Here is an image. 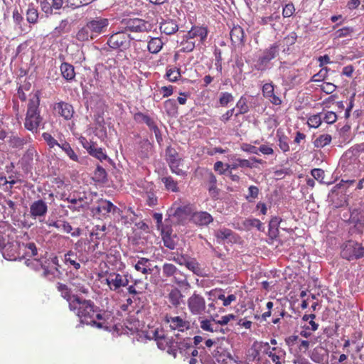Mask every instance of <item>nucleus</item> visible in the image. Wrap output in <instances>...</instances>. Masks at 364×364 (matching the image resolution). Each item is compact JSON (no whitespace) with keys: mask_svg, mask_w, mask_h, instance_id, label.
Returning a JSON list of instances; mask_svg holds the SVG:
<instances>
[{"mask_svg":"<svg viewBox=\"0 0 364 364\" xmlns=\"http://www.w3.org/2000/svg\"><path fill=\"white\" fill-rule=\"evenodd\" d=\"M70 311L80 318L82 324L91 325L97 328H108L105 311L95 305L91 300L75 299L70 304Z\"/></svg>","mask_w":364,"mask_h":364,"instance_id":"f257e3e1","label":"nucleus"},{"mask_svg":"<svg viewBox=\"0 0 364 364\" xmlns=\"http://www.w3.org/2000/svg\"><path fill=\"white\" fill-rule=\"evenodd\" d=\"M109 20L101 16L92 18L81 28L76 34V39L80 42L89 41L106 32Z\"/></svg>","mask_w":364,"mask_h":364,"instance_id":"f03ea898","label":"nucleus"},{"mask_svg":"<svg viewBox=\"0 0 364 364\" xmlns=\"http://www.w3.org/2000/svg\"><path fill=\"white\" fill-rule=\"evenodd\" d=\"M280 48L277 43L271 44L269 47L261 50L254 60V69L259 72H265L272 68V60L279 54Z\"/></svg>","mask_w":364,"mask_h":364,"instance_id":"7ed1b4c3","label":"nucleus"},{"mask_svg":"<svg viewBox=\"0 0 364 364\" xmlns=\"http://www.w3.org/2000/svg\"><path fill=\"white\" fill-rule=\"evenodd\" d=\"M39 105L40 97L38 93H36L29 100L24 122L25 128L33 133L38 132V127L42 121V117L40 115Z\"/></svg>","mask_w":364,"mask_h":364,"instance_id":"20e7f679","label":"nucleus"},{"mask_svg":"<svg viewBox=\"0 0 364 364\" xmlns=\"http://www.w3.org/2000/svg\"><path fill=\"white\" fill-rule=\"evenodd\" d=\"M132 40L134 38L126 31H120L110 35L107 44L113 50L124 51L130 48Z\"/></svg>","mask_w":364,"mask_h":364,"instance_id":"39448f33","label":"nucleus"},{"mask_svg":"<svg viewBox=\"0 0 364 364\" xmlns=\"http://www.w3.org/2000/svg\"><path fill=\"white\" fill-rule=\"evenodd\" d=\"M341 255L348 261L361 259L364 257V247L358 242L350 240L343 247Z\"/></svg>","mask_w":364,"mask_h":364,"instance_id":"423d86ee","label":"nucleus"},{"mask_svg":"<svg viewBox=\"0 0 364 364\" xmlns=\"http://www.w3.org/2000/svg\"><path fill=\"white\" fill-rule=\"evenodd\" d=\"M187 306L193 315H201L205 312L206 304L204 297L194 291L188 299Z\"/></svg>","mask_w":364,"mask_h":364,"instance_id":"0eeeda50","label":"nucleus"},{"mask_svg":"<svg viewBox=\"0 0 364 364\" xmlns=\"http://www.w3.org/2000/svg\"><path fill=\"white\" fill-rule=\"evenodd\" d=\"M123 23L125 25V30L130 32H148L153 28L151 23L139 18L126 19Z\"/></svg>","mask_w":364,"mask_h":364,"instance_id":"6e6552de","label":"nucleus"},{"mask_svg":"<svg viewBox=\"0 0 364 364\" xmlns=\"http://www.w3.org/2000/svg\"><path fill=\"white\" fill-rule=\"evenodd\" d=\"M128 277V274L111 272L106 278V283L111 291H119L122 287L128 286L129 282Z\"/></svg>","mask_w":364,"mask_h":364,"instance_id":"1a4fd4ad","label":"nucleus"},{"mask_svg":"<svg viewBox=\"0 0 364 364\" xmlns=\"http://www.w3.org/2000/svg\"><path fill=\"white\" fill-rule=\"evenodd\" d=\"M91 211L95 215L106 216L108 213H119V208L109 200L100 199L97 201V205L92 208Z\"/></svg>","mask_w":364,"mask_h":364,"instance_id":"9d476101","label":"nucleus"},{"mask_svg":"<svg viewBox=\"0 0 364 364\" xmlns=\"http://www.w3.org/2000/svg\"><path fill=\"white\" fill-rule=\"evenodd\" d=\"M164 321L169 324V327L172 330L183 332L190 328V322L178 316H172L167 314L164 316Z\"/></svg>","mask_w":364,"mask_h":364,"instance_id":"9b49d317","label":"nucleus"},{"mask_svg":"<svg viewBox=\"0 0 364 364\" xmlns=\"http://www.w3.org/2000/svg\"><path fill=\"white\" fill-rule=\"evenodd\" d=\"M48 211V205L43 200L34 201L30 205V214L33 218L44 217Z\"/></svg>","mask_w":364,"mask_h":364,"instance_id":"f8f14e48","label":"nucleus"},{"mask_svg":"<svg viewBox=\"0 0 364 364\" xmlns=\"http://www.w3.org/2000/svg\"><path fill=\"white\" fill-rule=\"evenodd\" d=\"M263 96L274 105H280L282 100L275 95L274 85L272 82L265 83L262 88Z\"/></svg>","mask_w":364,"mask_h":364,"instance_id":"ddd939ff","label":"nucleus"},{"mask_svg":"<svg viewBox=\"0 0 364 364\" xmlns=\"http://www.w3.org/2000/svg\"><path fill=\"white\" fill-rule=\"evenodd\" d=\"M281 18L280 12L279 11V8L277 9H270L269 14H266V16L259 17L258 20V23L260 25H270L273 28L275 29L274 26L275 23L278 22Z\"/></svg>","mask_w":364,"mask_h":364,"instance_id":"4468645a","label":"nucleus"},{"mask_svg":"<svg viewBox=\"0 0 364 364\" xmlns=\"http://www.w3.org/2000/svg\"><path fill=\"white\" fill-rule=\"evenodd\" d=\"M350 223L353 224V232L363 234L364 230V220L357 210H353L349 218Z\"/></svg>","mask_w":364,"mask_h":364,"instance_id":"2eb2a0df","label":"nucleus"},{"mask_svg":"<svg viewBox=\"0 0 364 364\" xmlns=\"http://www.w3.org/2000/svg\"><path fill=\"white\" fill-rule=\"evenodd\" d=\"M192 208L190 205H173L168 210V215L177 217L178 218H183L192 213Z\"/></svg>","mask_w":364,"mask_h":364,"instance_id":"dca6fc26","label":"nucleus"},{"mask_svg":"<svg viewBox=\"0 0 364 364\" xmlns=\"http://www.w3.org/2000/svg\"><path fill=\"white\" fill-rule=\"evenodd\" d=\"M173 341L174 339L172 337H166L164 334H163L159 339H156V344L159 349L166 350L169 355L176 358V352H174V349L173 348Z\"/></svg>","mask_w":364,"mask_h":364,"instance_id":"f3484780","label":"nucleus"},{"mask_svg":"<svg viewBox=\"0 0 364 364\" xmlns=\"http://www.w3.org/2000/svg\"><path fill=\"white\" fill-rule=\"evenodd\" d=\"M55 110L65 119H70L73 117L74 109L73 106L65 102H60L55 105Z\"/></svg>","mask_w":364,"mask_h":364,"instance_id":"a211bd4d","label":"nucleus"},{"mask_svg":"<svg viewBox=\"0 0 364 364\" xmlns=\"http://www.w3.org/2000/svg\"><path fill=\"white\" fill-rule=\"evenodd\" d=\"M56 289L60 293V296L68 302L70 309V304L74 301L75 299L80 298L77 295L72 294L71 289L65 284L58 282L56 284Z\"/></svg>","mask_w":364,"mask_h":364,"instance_id":"6ab92c4d","label":"nucleus"},{"mask_svg":"<svg viewBox=\"0 0 364 364\" xmlns=\"http://www.w3.org/2000/svg\"><path fill=\"white\" fill-rule=\"evenodd\" d=\"M208 33L207 27L193 26L186 35V38H194L199 37L200 42L203 43L207 38Z\"/></svg>","mask_w":364,"mask_h":364,"instance_id":"aec40b11","label":"nucleus"},{"mask_svg":"<svg viewBox=\"0 0 364 364\" xmlns=\"http://www.w3.org/2000/svg\"><path fill=\"white\" fill-rule=\"evenodd\" d=\"M178 26L175 20L166 19L160 23V31L166 35H172L177 32Z\"/></svg>","mask_w":364,"mask_h":364,"instance_id":"412c9836","label":"nucleus"},{"mask_svg":"<svg viewBox=\"0 0 364 364\" xmlns=\"http://www.w3.org/2000/svg\"><path fill=\"white\" fill-rule=\"evenodd\" d=\"M232 43L235 46L244 44L245 33L240 26H234L230 33Z\"/></svg>","mask_w":364,"mask_h":364,"instance_id":"4be33fe9","label":"nucleus"},{"mask_svg":"<svg viewBox=\"0 0 364 364\" xmlns=\"http://www.w3.org/2000/svg\"><path fill=\"white\" fill-rule=\"evenodd\" d=\"M193 222L200 226L208 225L213 222L212 215L208 212H197L193 215Z\"/></svg>","mask_w":364,"mask_h":364,"instance_id":"5701e85b","label":"nucleus"},{"mask_svg":"<svg viewBox=\"0 0 364 364\" xmlns=\"http://www.w3.org/2000/svg\"><path fill=\"white\" fill-rule=\"evenodd\" d=\"M63 262L66 265L73 266L75 270H78L81 267L80 262H83V259H79L77 261V253L69 250L64 255Z\"/></svg>","mask_w":364,"mask_h":364,"instance_id":"b1692460","label":"nucleus"},{"mask_svg":"<svg viewBox=\"0 0 364 364\" xmlns=\"http://www.w3.org/2000/svg\"><path fill=\"white\" fill-rule=\"evenodd\" d=\"M191 348V344L190 343V338H187L181 341H173V348L174 349V352H176V356L177 355V352L182 355H189L188 350Z\"/></svg>","mask_w":364,"mask_h":364,"instance_id":"393cba45","label":"nucleus"},{"mask_svg":"<svg viewBox=\"0 0 364 364\" xmlns=\"http://www.w3.org/2000/svg\"><path fill=\"white\" fill-rule=\"evenodd\" d=\"M232 162L230 164H225V166H227V169L229 170H235L238 167L242 168H252L253 164L250 161L247 159H242L240 158H236L235 156H233L232 158Z\"/></svg>","mask_w":364,"mask_h":364,"instance_id":"a878e982","label":"nucleus"},{"mask_svg":"<svg viewBox=\"0 0 364 364\" xmlns=\"http://www.w3.org/2000/svg\"><path fill=\"white\" fill-rule=\"evenodd\" d=\"M61 75L67 81L74 80L75 77L74 66L68 63H63L60 67Z\"/></svg>","mask_w":364,"mask_h":364,"instance_id":"bb28decb","label":"nucleus"},{"mask_svg":"<svg viewBox=\"0 0 364 364\" xmlns=\"http://www.w3.org/2000/svg\"><path fill=\"white\" fill-rule=\"evenodd\" d=\"M60 146L65 154L69 157V159L73 161L78 162L79 157L77 154L75 152L73 149L71 147L70 144L64 139H61L60 141Z\"/></svg>","mask_w":364,"mask_h":364,"instance_id":"cd10ccee","label":"nucleus"},{"mask_svg":"<svg viewBox=\"0 0 364 364\" xmlns=\"http://www.w3.org/2000/svg\"><path fill=\"white\" fill-rule=\"evenodd\" d=\"M183 297V295L177 288L171 289L168 294V301L174 307H178L181 305Z\"/></svg>","mask_w":364,"mask_h":364,"instance_id":"c85d7f7f","label":"nucleus"},{"mask_svg":"<svg viewBox=\"0 0 364 364\" xmlns=\"http://www.w3.org/2000/svg\"><path fill=\"white\" fill-rule=\"evenodd\" d=\"M151 265L150 260L145 257H141L139 259L136 264L134 265L136 270L141 272L144 274H151V269L149 267Z\"/></svg>","mask_w":364,"mask_h":364,"instance_id":"c756f323","label":"nucleus"},{"mask_svg":"<svg viewBox=\"0 0 364 364\" xmlns=\"http://www.w3.org/2000/svg\"><path fill=\"white\" fill-rule=\"evenodd\" d=\"M200 328L205 331L209 332H221L225 333V331L223 328L219 326L218 323L213 322L211 323L210 320L205 319L200 321Z\"/></svg>","mask_w":364,"mask_h":364,"instance_id":"7c9ffc66","label":"nucleus"},{"mask_svg":"<svg viewBox=\"0 0 364 364\" xmlns=\"http://www.w3.org/2000/svg\"><path fill=\"white\" fill-rule=\"evenodd\" d=\"M70 31V25L69 21L68 19H63L60 22L59 25L54 28L52 34L55 37H59L62 34L69 33Z\"/></svg>","mask_w":364,"mask_h":364,"instance_id":"2f4dec72","label":"nucleus"},{"mask_svg":"<svg viewBox=\"0 0 364 364\" xmlns=\"http://www.w3.org/2000/svg\"><path fill=\"white\" fill-rule=\"evenodd\" d=\"M26 20L29 23L36 24L38 19V11L34 7L33 4H29L26 13Z\"/></svg>","mask_w":364,"mask_h":364,"instance_id":"473e14b6","label":"nucleus"},{"mask_svg":"<svg viewBox=\"0 0 364 364\" xmlns=\"http://www.w3.org/2000/svg\"><path fill=\"white\" fill-rule=\"evenodd\" d=\"M30 138H21L16 136H13L10 138L9 143L12 148L22 149L24 145L27 144Z\"/></svg>","mask_w":364,"mask_h":364,"instance_id":"72a5a7b5","label":"nucleus"},{"mask_svg":"<svg viewBox=\"0 0 364 364\" xmlns=\"http://www.w3.org/2000/svg\"><path fill=\"white\" fill-rule=\"evenodd\" d=\"M173 282L181 287H190V284L187 280V277L181 271L178 269L173 277Z\"/></svg>","mask_w":364,"mask_h":364,"instance_id":"f704fd0d","label":"nucleus"},{"mask_svg":"<svg viewBox=\"0 0 364 364\" xmlns=\"http://www.w3.org/2000/svg\"><path fill=\"white\" fill-rule=\"evenodd\" d=\"M325 350L321 347L315 348L310 355L311 359L316 363H322L324 361Z\"/></svg>","mask_w":364,"mask_h":364,"instance_id":"c9c22d12","label":"nucleus"},{"mask_svg":"<svg viewBox=\"0 0 364 364\" xmlns=\"http://www.w3.org/2000/svg\"><path fill=\"white\" fill-rule=\"evenodd\" d=\"M163 46V43L159 38H153L148 43V50L151 53H159Z\"/></svg>","mask_w":364,"mask_h":364,"instance_id":"e433bc0d","label":"nucleus"},{"mask_svg":"<svg viewBox=\"0 0 364 364\" xmlns=\"http://www.w3.org/2000/svg\"><path fill=\"white\" fill-rule=\"evenodd\" d=\"M161 181L167 191L172 192L179 191L177 181H176L171 176L163 177Z\"/></svg>","mask_w":364,"mask_h":364,"instance_id":"4c0bfd02","label":"nucleus"},{"mask_svg":"<svg viewBox=\"0 0 364 364\" xmlns=\"http://www.w3.org/2000/svg\"><path fill=\"white\" fill-rule=\"evenodd\" d=\"M166 157L168 164L182 161L176 150L171 146H168L166 149Z\"/></svg>","mask_w":364,"mask_h":364,"instance_id":"58836bf2","label":"nucleus"},{"mask_svg":"<svg viewBox=\"0 0 364 364\" xmlns=\"http://www.w3.org/2000/svg\"><path fill=\"white\" fill-rule=\"evenodd\" d=\"M233 232L228 228H222L215 231L214 235L217 238L218 242L220 243L226 239H228Z\"/></svg>","mask_w":364,"mask_h":364,"instance_id":"ea45409f","label":"nucleus"},{"mask_svg":"<svg viewBox=\"0 0 364 364\" xmlns=\"http://www.w3.org/2000/svg\"><path fill=\"white\" fill-rule=\"evenodd\" d=\"M236 107L238 109V111L235 114L236 117L248 112L249 107L247 103V99L242 96L237 102Z\"/></svg>","mask_w":364,"mask_h":364,"instance_id":"a19ab883","label":"nucleus"},{"mask_svg":"<svg viewBox=\"0 0 364 364\" xmlns=\"http://www.w3.org/2000/svg\"><path fill=\"white\" fill-rule=\"evenodd\" d=\"M332 137L330 134H321L315 141L314 144L317 148H323L329 144L331 141Z\"/></svg>","mask_w":364,"mask_h":364,"instance_id":"79ce46f5","label":"nucleus"},{"mask_svg":"<svg viewBox=\"0 0 364 364\" xmlns=\"http://www.w3.org/2000/svg\"><path fill=\"white\" fill-rule=\"evenodd\" d=\"M94 178L96 181L102 183H104L107 180L106 171L100 165L97 166V168L94 171Z\"/></svg>","mask_w":364,"mask_h":364,"instance_id":"37998d69","label":"nucleus"},{"mask_svg":"<svg viewBox=\"0 0 364 364\" xmlns=\"http://www.w3.org/2000/svg\"><path fill=\"white\" fill-rule=\"evenodd\" d=\"M89 154L91 156H95L100 161H102L103 160L109 159L110 160L107 154H105L101 148H96L95 146H89Z\"/></svg>","mask_w":364,"mask_h":364,"instance_id":"c03bdc74","label":"nucleus"},{"mask_svg":"<svg viewBox=\"0 0 364 364\" xmlns=\"http://www.w3.org/2000/svg\"><path fill=\"white\" fill-rule=\"evenodd\" d=\"M189 270L192 271L196 275H200L201 269L199 263L194 258L189 257L185 265Z\"/></svg>","mask_w":364,"mask_h":364,"instance_id":"a18cd8bd","label":"nucleus"},{"mask_svg":"<svg viewBox=\"0 0 364 364\" xmlns=\"http://www.w3.org/2000/svg\"><path fill=\"white\" fill-rule=\"evenodd\" d=\"M177 270V267L171 263H165L162 266V274L165 277H173Z\"/></svg>","mask_w":364,"mask_h":364,"instance_id":"49530a36","label":"nucleus"},{"mask_svg":"<svg viewBox=\"0 0 364 364\" xmlns=\"http://www.w3.org/2000/svg\"><path fill=\"white\" fill-rule=\"evenodd\" d=\"M166 75L169 81L176 82L181 77L180 69L176 68V67L168 68Z\"/></svg>","mask_w":364,"mask_h":364,"instance_id":"de8ad7c7","label":"nucleus"},{"mask_svg":"<svg viewBox=\"0 0 364 364\" xmlns=\"http://www.w3.org/2000/svg\"><path fill=\"white\" fill-rule=\"evenodd\" d=\"M134 119L137 123H144L147 126L150 125V124L154 121V119L150 117L149 115L145 114L141 112H138L134 114Z\"/></svg>","mask_w":364,"mask_h":364,"instance_id":"09e8293b","label":"nucleus"},{"mask_svg":"<svg viewBox=\"0 0 364 364\" xmlns=\"http://www.w3.org/2000/svg\"><path fill=\"white\" fill-rule=\"evenodd\" d=\"M164 108L168 114H174L177 112L178 107L174 99H168L164 102Z\"/></svg>","mask_w":364,"mask_h":364,"instance_id":"8fccbe9b","label":"nucleus"},{"mask_svg":"<svg viewBox=\"0 0 364 364\" xmlns=\"http://www.w3.org/2000/svg\"><path fill=\"white\" fill-rule=\"evenodd\" d=\"M162 240L164 245L167 248L170 250H174L176 248V242L168 232L166 233L163 232Z\"/></svg>","mask_w":364,"mask_h":364,"instance_id":"3c124183","label":"nucleus"},{"mask_svg":"<svg viewBox=\"0 0 364 364\" xmlns=\"http://www.w3.org/2000/svg\"><path fill=\"white\" fill-rule=\"evenodd\" d=\"M186 38V39L181 43V46H182L181 51L187 53L191 52L195 48V42L192 41L193 38Z\"/></svg>","mask_w":364,"mask_h":364,"instance_id":"603ef678","label":"nucleus"},{"mask_svg":"<svg viewBox=\"0 0 364 364\" xmlns=\"http://www.w3.org/2000/svg\"><path fill=\"white\" fill-rule=\"evenodd\" d=\"M42 137L44 139V141L46 142L47 145L49 146V148L53 149L55 146H58V147L60 145V141L58 142L55 139H54L50 134L48 132H44L42 134Z\"/></svg>","mask_w":364,"mask_h":364,"instance_id":"864d4df0","label":"nucleus"},{"mask_svg":"<svg viewBox=\"0 0 364 364\" xmlns=\"http://www.w3.org/2000/svg\"><path fill=\"white\" fill-rule=\"evenodd\" d=\"M277 136L279 137L278 146L281 150L284 152H287L289 150V146L288 144V137L284 134H279L277 132Z\"/></svg>","mask_w":364,"mask_h":364,"instance_id":"5fc2aeb1","label":"nucleus"},{"mask_svg":"<svg viewBox=\"0 0 364 364\" xmlns=\"http://www.w3.org/2000/svg\"><path fill=\"white\" fill-rule=\"evenodd\" d=\"M233 100L234 97L231 93L224 92L220 93L219 102L222 107H226L228 105V103L232 102Z\"/></svg>","mask_w":364,"mask_h":364,"instance_id":"6e6d98bb","label":"nucleus"},{"mask_svg":"<svg viewBox=\"0 0 364 364\" xmlns=\"http://www.w3.org/2000/svg\"><path fill=\"white\" fill-rule=\"evenodd\" d=\"M40 5L42 11H43L47 16L53 14V7L51 0H41Z\"/></svg>","mask_w":364,"mask_h":364,"instance_id":"4d7b16f0","label":"nucleus"},{"mask_svg":"<svg viewBox=\"0 0 364 364\" xmlns=\"http://www.w3.org/2000/svg\"><path fill=\"white\" fill-rule=\"evenodd\" d=\"M37 154L36 150L34 147L30 146L23 154L22 160L26 164H30L33 160V156Z\"/></svg>","mask_w":364,"mask_h":364,"instance_id":"13d9d810","label":"nucleus"},{"mask_svg":"<svg viewBox=\"0 0 364 364\" xmlns=\"http://www.w3.org/2000/svg\"><path fill=\"white\" fill-rule=\"evenodd\" d=\"M321 114H317L309 117L307 123L310 127L317 128L321 125Z\"/></svg>","mask_w":364,"mask_h":364,"instance_id":"bf43d9fd","label":"nucleus"},{"mask_svg":"<svg viewBox=\"0 0 364 364\" xmlns=\"http://www.w3.org/2000/svg\"><path fill=\"white\" fill-rule=\"evenodd\" d=\"M364 151V143L357 144L351 146L346 154H351L353 156H358L359 154Z\"/></svg>","mask_w":364,"mask_h":364,"instance_id":"052dcab7","label":"nucleus"},{"mask_svg":"<svg viewBox=\"0 0 364 364\" xmlns=\"http://www.w3.org/2000/svg\"><path fill=\"white\" fill-rule=\"evenodd\" d=\"M259 188L255 186H250L248 188V195L245 196V198L249 202H252L255 198L258 197Z\"/></svg>","mask_w":364,"mask_h":364,"instance_id":"680f3d73","label":"nucleus"},{"mask_svg":"<svg viewBox=\"0 0 364 364\" xmlns=\"http://www.w3.org/2000/svg\"><path fill=\"white\" fill-rule=\"evenodd\" d=\"M181 164V161H178L168 164V166H169L172 173H173L178 176H183L186 175V172L179 168Z\"/></svg>","mask_w":364,"mask_h":364,"instance_id":"e2e57ef3","label":"nucleus"},{"mask_svg":"<svg viewBox=\"0 0 364 364\" xmlns=\"http://www.w3.org/2000/svg\"><path fill=\"white\" fill-rule=\"evenodd\" d=\"M311 176L314 179L319 181L321 183H325L323 181L324 178V171L321 168H314L311 171Z\"/></svg>","mask_w":364,"mask_h":364,"instance_id":"0e129e2a","label":"nucleus"},{"mask_svg":"<svg viewBox=\"0 0 364 364\" xmlns=\"http://www.w3.org/2000/svg\"><path fill=\"white\" fill-rule=\"evenodd\" d=\"M353 32V29L350 27H343L337 30L335 32V36L336 38H343L350 36V34Z\"/></svg>","mask_w":364,"mask_h":364,"instance_id":"69168bd1","label":"nucleus"},{"mask_svg":"<svg viewBox=\"0 0 364 364\" xmlns=\"http://www.w3.org/2000/svg\"><path fill=\"white\" fill-rule=\"evenodd\" d=\"M295 12V8L292 3L285 5L282 10V16L284 18H289L293 16Z\"/></svg>","mask_w":364,"mask_h":364,"instance_id":"338daca9","label":"nucleus"},{"mask_svg":"<svg viewBox=\"0 0 364 364\" xmlns=\"http://www.w3.org/2000/svg\"><path fill=\"white\" fill-rule=\"evenodd\" d=\"M107 229L106 225H95L92 232H91V236H95L96 239H101L104 237L103 233H100L101 232L105 231Z\"/></svg>","mask_w":364,"mask_h":364,"instance_id":"774afa93","label":"nucleus"}]
</instances>
